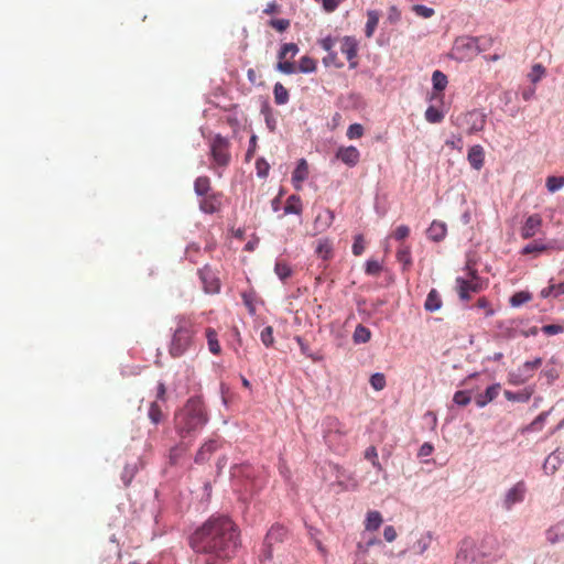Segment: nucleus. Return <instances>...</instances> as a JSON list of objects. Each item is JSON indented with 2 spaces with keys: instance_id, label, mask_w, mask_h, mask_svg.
<instances>
[{
  "instance_id": "obj_18",
  "label": "nucleus",
  "mask_w": 564,
  "mask_h": 564,
  "mask_svg": "<svg viewBox=\"0 0 564 564\" xmlns=\"http://www.w3.org/2000/svg\"><path fill=\"white\" fill-rule=\"evenodd\" d=\"M500 389H501V387L499 383H495V384L488 387L484 393H479L475 397L476 404L479 408H484L485 405H487L488 403H490L498 397Z\"/></svg>"
},
{
  "instance_id": "obj_19",
  "label": "nucleus",
  "mask_w": 564,
  "mask_h": 564,
  "mask_svg": "<svg viewBox=\"0 0 564 564\" xmlns=\"http://www.w3.org/2000/svg\"><path fill=\"white\" fill-rule=\"evenodd\" d=\"M468 162L475 170L479 171L484 166L485 152L481 145H474L469 149L467 155Z\"/></svg>"
},
{
  "instance_id": "obj_1",
  "label": "nucleus",
  "mask_w": 564,
  "mask_h": 564,
  "mask_svg": "<svg viewBox=\"0 0 564 564\" xmlns=\"http://www.w3.org/2000/svg\"><path fill=\"white\" fill-rule=\"evenodd\" d=\"M239 545V529L226 516L210 517L191 536L192 549L206 556V564H223L231 560Z\"/></svg>"
},
{
  "instance_id": "obj_52",
  "label": "nucleus",
  "mask_w": 564,
  "mask_h": 564,
  "mask_svg": "<svg viewBox=\"0 0 564 564\" xmlns=\"http://www.w3.org/2000/svg\"><path fill=\"white\" fill-rule=\"evenodd\" d=\"M276 69L283 74H294L296 72L295 65L291 61H279Z\"/></svg>"
},
{
  "instance_id": "obj_15",
  "label": "nucleus",
  "mask_w": 564,
  "mask_h": 564,
  "mask_svg": "<svg viewBox=\"0 0 564 564\" xmlns=\"http://www.w3.org/2000/svg\"><path fill=\"white\" fill-rule=\"evenodd\" d=\"M221 207V194L210 193L199 200V208L205 214H214Z\"/></svg>"
},
{
  "instance_id": "obj_2",
  "label": "nucleus",
  "mask_w": 564,
  "mask_h": 564,
  "mask_svg": "<svg viewBox=\"0 0 564 564\" xmlns=\"http://www.w3.org/2000/svg\"><path fill=\"white\" fill-rule=\"evenodd\" d=\"M207 421L208 417L202 400L191 398L185 405L175 413V431L181 440L192 442Z\"/></svg>"
},
{
  "instance_id": "obj_47",
  "label": "nucleus",
  "mask_w": 564,
  "mask_h": 564,
  "mask_svg": "<svg viewBox=\"0 0 564 564\" xmlns=\"http://www.w3.org/2000/svg\"><path fill=\"white\" fill-rule=\"evenodd\" d=\"M564 186V177L549 176L546 178V187L551 193H554Z\"/></svg>"
},
{
  "instance_id": "obj_56",
  "label": "nucleus",
  "mask_w": 564,
  "mask_h": 564,
  "mask_svg": "<svg viewBox=\"0 0 564 564\" xmlns=\"http://www.w3.org/2000/svg\"><path fill=\"white\" fill-rule=\"evenodd\" d=\"M269 25L279 32H284L290 26V21L286 19H273L269 22Z\"/></svg>"
},
{
  "instance_id": "obj_20",
  "label": "nucleus",
  "mask_w": 564,
  "mask_h": 564,
  "mask_svg": "<svg viewBox=\"0 0 564 564\" xmlns=\"http://www.w3.org/2000/svg\"><path fill=\"white\" fill-rule=\"evenodd\" d=\"M434 540V535L431 531L423 532L420 534V536L416 539V541L412 545V550L415 554L422 555L424 552H426L432 542Z\"/></svg>"
},
{
  "instance_id": "obj_53",
  "label": "nucleus",
  "mask_w": 564,
  "mask_h": 564,
  "mask_svg": "<svg viewBox=\"0 0 564 564\" xmlns=\"http://www.w3.org/2000/svg\"><path fill=\"white\" fill-rule=\"evenodd\" d=\"M545 74V68L541 64H535L532 67L529 78L532 83H538Z\"/></svg>"
},
{
  "instance_id": "obj_6",
  "label": "nucleus",
  "mask_w": 564,
  "mask_h": 564,
  "mask_svg": "<svg viewBox=\"0 0 564 564\" xmlns=\"http://www.w3.org/2000/svg\"><path fill=\"white\" fill-rule=\"evenodd\" d=\"M466 270L467 276H458L455 281L458 296L463 301H468L470 299V293H478L487 286V284L477 274L476 270L470 267H467Z\"/></svg>"
},
{
  "instance_id": "obj_4",
  "label": "nucleus",
  "mask_w": 564,
  "mask_h": 564,
  "mask_svg": "<svg viewBox=\"0 0 564 564\" xmlns=\"http://www.w3.org/2000/svg\"><path fill=\"white\" fill-rule=\"evenodd\" d=\"M197 334L196 321L189 315H178L172 328L169 352L173 358L182 357L194 344Z\"/></svg>"
},
{
  "instance_id": "obj_38",
  "label": "nucleus",
  "mask_w": 564,
  "mask_h": 564,
  "mask_svg": "<svg viewBox=\"0 0 564 564\" xmlns=\"http://www.w3.org/2000/svg\"><path fill=\"white\" fill-rule=\"evenodd\" d=\"M425 119L430 123H440L444 119V113L434 106H430L425 111Z\"/></svg>"
},
{
  "instance_id": "obj_14",
  "label": "nucleus",
  "mask_w": 564,
  "mask_h": 564,
  "mask_svg": "<svg viewBox=\"0 0 564 564\" xmlns=\"http://www.w3.org/2000/svg\"><path fill=\"white\" fill-rule=\"evenodd\" d=\"M335 156L349 167L356 166L360 161V152L354 145L339 147Z\"/></svg>"
},
{
  "instance_id": "obj_33",
  "label": "nucleus",
  "mask_w": 564,
  "mask_h": 564,
  "mask_svg": "<svg viewBox=\"0 0 564 564\" xmlns=\"http://www.w3.org/2000/svg\"><path fill=\"white\" fill-rule=\"evenodd\" d=\"M397 259L408 270L412 265L411 249L409 246H401L397 251Z\"/></svg>"
},
{
  "instance_id": "obj_39",
  "label": "nucleus",
  "mask_w": 564,
  "mask_h": 564,
  "mask_svg": "<svg viewBox=\"0 0 564 564\" xmlns=\"http://www.w3.org/2000/svg\"><path fill=\"white\" fill-rule=\"evenodd\" d=\"M505 397L509 401H516V402H528L531 398V392L523 390L520 392H511V391H505Z\"/></svg>"
},
{
  "instance_id": "obj_30",
  "label": "nucleus",
  "mask_w": 564,
  "mask_h": 564,
  "mask_svg": "<svg viewBox=\"0 0 564 564\" xmlns=\"http://www.w3.org/2000/svg\"><path fill=\"white\" fill-rule=\"evenodd\" d=\"M212 189L210 178L208 176H198L194 182L195 193L203 197L209 194Z\"/></svg>"
},
{
  "instance_id": "obj_63",
  "label": "nucleus",
  "mask_w": 564,
  "mask_h": 564,
  "mask_svg": "<svg viewBox=\"0 0 564 564\" xmlns=\"http://www.w3.org/2000/svg\"><path fill=\"white\" fill-rule=\"evenodd\" d=\"M476 306L478 308H481V310H485L486 311V315L489 316V315H492L494 314V311L492 308L490 307V304H489V301L486 299V297H479L477 300V303H476Z\"/></svg>"
},
{
  "instance_id": "obj_55",
  "label": "nucleus",
  "mask_w": 564,
  "mask_h": 564,
  "mask_svg": "<svg viewBox=\"0 0 564 564\" xmlns=\"http://www.w3.org/2000/svg\"><path fill=\"white\" fill-rule=\"evenodd\" d=\"M382 270V265L377 260H368L366 263V273L368 275H378Z\"/></svg>"
},
{
  "instance_id": "obj_51",
  "label": "nucleus",
  "mask_w": 564,
  "mask_h": 564,
  "mask_svg": "<svg viewBox=\"0 0 564 564\" xmlns=\"http://www.w3.org/2000/svg\"><path fill=\"white\" fill-rule=\"evenodd\" d=\"M346 134L349 140L359 139L364 135V127L360 123H352L348 127Z\"/></svg>"
},
{
  "instance_id": "obj_41",
  "label": "nucleus",
  "mask_w": 564,
  "mask_h": 564,
  "mask_svg": "<svg viewBox=\"0 0 564 564\" xmlns=\"http://www.w3.org/2000/svg\"><path fill=\"white\" fill-rule=\"evenodd\" d=\"M542 365V358H535L532 361H525L522 367L520 368V371L522 375H524L527 378L532 377L533 371L538 369Z\"/></svg>"
},
{
  "instance_id": "obj_23",
  "label": "nucleus",
  "mask_w": 564,
  "mask_h": 564,
  "mask_svg": "<svg viewBox=\"0 0 564 564\" xmlns=\"http://www.w3.org/2000/svg\"><path fill=\"white\" fill-rule=\"evenodd\" d=\"M545 536L551 544L564 542V523L560 522L549 528L545 532Z\"/></svg>"
},
{
  "instance_id": "obj_49",
  "label": "nucleus",
  "mask_w": 564,
  "mask_h": 564,
  "mask_svg": "<svg viewBox=\"0 0 564 564\" xmlns=\"http://www.w3.org/2000/svg\"><path fill=\"white\" fill-rule=\"evenodd\" d=\"M260 339L265 347H271L274 344L273 328L271 326L264 327L260 334Z\"/></svg>"
},
{
  "instance_id": "obj_48",
  "label": "nucleus",
  "mask_w": 564,
  "mask_h": 564,
  "mask_svg": "<svg viewBox=\"0 0 564 564\" xmlns=\"http://www.w3.org/2000/svg\"><path fill=\"white\" fill-rule=\"evenodd\" d=\"M531 300V295L528 292H517L510 299V304L514 307L520 306Z\"/></svg>"
},
{
  "instance_id": "obj_34",
  "label": "nucleus",
  "mask_w": 564,
  "mask_h": 564,
  "mask_svg": "<svg viewBox=\"0 0 564 564\" xmlns=\"http://www.w3.org/2000/svg\"><path fill=\"white\" fill-rule=\"evenodd\" d=\"M191 445L189 441L181 440L180 444L175 445L170 451V460L175 464L177 459L188 449Z\"/></svg>"
},
{
  "instance_id": "obj_62",
  "label": "nucleus",
  "mask_w": 564,
  "mask_h": 564,
  "mask_svg": "<svg viewBox=\"0 0 564 564\" xmlns=\"http://www.w3.org/2000/svg\"><path fill=\"white\" fill-rule=\"evenodd\" d=\"M316 2L322 3L323 8L327 12H333L337 9L338 4L341 0H315Z\"/></svg>"
},
{
  "instance_id": "obj_21",
  "label": "nucleus",
  "mask_w": 564,
  "mask_h": 564,
  "mask_svg": "<svg viewBox=\"0 0 564 564\" xmlns=\"http://www.w3.org/2000/svg\"><path fill=\"white\" fill-rule=\"evenodd\" d=\"M308 176V165L307 162L302 159L300 160L296 169L294 170L292 174V182L294 184V187L296 189L301 188L302 182H304Z\"/></svg>"
},
{
  "instance_id": "obj_7",
  "label": "nucleus",
  "mask_w": 564,
  "mask_h": 564,
  "mask_svg": "<svg viewBox=\"0 0 564 564\" xmlns=\"http://www.w3.org/2000/svg\"><path fill=\"white\" fill-rule=\"evenodd\" d=\"M209 147L213 167H227L231 161L229 140L220 134H216L210 140Z\"/></svg>"
},
{
  "instance_id": "obj_57",
  "label": "nucleus",
  "mask_w": 564,
  "mask_h": 564,
  "mask_svg": "<svg viewBox=\"0 0 564 564\" xmlns=\"http://www.w3.org/2000/svg\"><path fill=\"white\" fill-rule=\"evenodd\" d=\"M542 332L545 335L553 336L564 332V325L549 324L542 327Z\"/></svg>"
},
{
  "instance_id": "obj_42",
  "label": "nucleus",
  "mask_w": 564,
  "mask_h": 564,
  "mask_svg": "<svg viewBox=\"0 0 564 564\" xmlns=\"http://www.w3.org/2000/svg\"><path fill=\"white\" fill-rule=\"evenodd\" d=\"M316 69V62L310 56H303L299 61V70L302 73H313Z\"/></svg>"
},
{
  "instance_id": "obj_54",
  "label": "nucleus",
  "mask_w": 564,
  "mask_h": 564,
  "mask_svg": "<svg viewBox=\"0 0 564 564\" xmlns=\"http://www.w3.org/2000/svg\"><path fill=\"white\" fill-rule=\"evenodd\" d=\"M470 400H471V398L467 391H457L453 398V401L457 405H462V406L467 405L470 402Z\"/></svg>"
},
{
  "instance_id": "obj_50",
  "label": "nucleus",
  "mask_w": 564,
  "mask_h": 564,
  "mask_svg": "<svg viewBox=\"0 0 564 564\" xmlns=\"http://www.w3.org/2000/svg\"><path fill=\"white\" fill-rule=\"evenodd\" d=\"M412 10L416 15L422 17L424 19H429V18L433 17L435 13L433 8H429L423 4H414L412 7Z\"/></svg>"
},
{
  "instance_id": "obj_25",
  "label": "nucleus",
  "mask_w": 564,
  "mask_h": 564,
  "mask_svg": "<svg viewBox=\"0 0 564 564\" xmlns=\"http://www.w3.org/2000/svg\"><path fill=\"white\" fill-rule=\"evenodd\" d=\"M218 443L215 440H209L208 442L204 443L195 456V462H205L216 451Z\"/></svg>"
},
{
  "instance_id": "obj_64",
  "label": "nucleus",
  "mask_w": 564,
  "mask_h": 564,
  "mask_svg": "<svg viewBox=\"0 0 564 564\" xmlns=\"http://www.w3.org/2000/svg\"><path fill=\"white\" fill-rule=\"evenodd\" d=\"M383 536L388 542H393L397 539V531L392 525H387L383 530Z\"/></svg>"
},
{
  "instance_id": "obj_46",
  "label": "nucleus",
  "mask_w": 564,
  "mask_h": 564,
  "mask_svg": "<svg viewBox=\"0 0 564 564\" xmlns=\"http://www.w3.org/2000/svg\"><path fill=\"white\" fill-rule=\"evenodd\" d=\"M370 384L376 391L383 390L387 384L384 375L381 372L373 373L370 377Z\"/></svg>"
},
{
  "instance_id": "obj_44",
  "label": "nucleus",
  "mask_w": 564,
  "mask_h": 564,
  "mask_svg": "<svg viewBox=\"0 0 564 564\" xmlns=\"http://www.w3.org/2000/svg\"><path fill=\"white\" fill-rule=\"evenodd\" d=\"M149 419L152 423L159 424L163 420V412L156 402H152L149 409Z\"/></svg>"
},
{
  "instance_id": "obj_5",
  "label": "nucleus",
  "mask_w": 564,
  "mask_h": 564,
  "mask_svg": "<svg viewBox=\"0 0 564 564\" xmlns=\"http://www.w3.org/2000/svg\"><path fill=\"white\" fill-rule=\"evenodd\" d=\"M349 430L346 424L336 416H326L323 421V437L327 446L335 451H345L348 446L347 435Z\"/></svg>"
},
{
  "instance_id": "obj_58",
  "label": "nucleus",
  "mask_w": 564,
  "mask_h": 564,
  "mask_svg": "<svg viewBox=\"0 0 564 564\" xmlns=\"http://www.w3.org/2000/svg\"><path fill=\"white\" fill-rule=\"evenodd\" d=\"M365 251V242L361 235L355 237V241L352 245V253L355 256H360Z\"/></svg>"
},
{
  "instance_id": "obj_37",
  "label": "nucleus",
  "mask_w": 564,
  "mask_h": 564,
  "mask_svg": "<svg viewBox=\"0 0 564 564\" xmlns=\"http://www.w3.org/2000/svg\"><path fill=\"white\" fill-rule=\"evenodd\" d=\"M433 87L437 91H443L447 85V77L441 70H435L432 75Z\"/></svg>"
},
{
  "instance_id": "obj_36",
  "label": "nucleus",
  "mask_w": 564,
  "mask_h": 564,
  "mask_svg": "<svg viewBox=\"0 0 564 564\" xmlns=\"http://www.w3.org/2000/svg\"><path fill=\"white\" fill-rule=\"evenodd\" d=\"M285 535H286V530L284 527L273 525L269 530L265 540L269 544H271L272 541H282Z\"/></svg>"
},
{
  "instance_id": "obj_16",
  "label": "nucleus",
  "mask_w": 564,
  "mask_h": 564,
  "mask_svg": "<svg viewBox=\"0 0 564 564\" xmlns=\"http://www.w3.org/2000/svg\"><path fill=\"white\" fill-rule=\"evenodd\" d=\"M335 219V215L330 209H325L323 213H319L313 224V228L315 234H321L326 231L333 224Z\"/></svg>"
},
{
  "instance_id": "obj_28",
  "label": "nucleus",
  "mask_w": 564,
  "mask_h": 564,
  "mask_svg": "<svg viewBox=\"0 0 564 564\" xmlns=\"http://www.w3.org/2000/svg\"><path fill=\"white\" fill-rule=\"evenodd\" d=\"M473 549L474 547L471 542L463 541L459 546V550L457 551L455 564H466L470 558Z\"/></svg>"
},
{
  "instance_id": "obj_43",
  "label": "nucleus",
  "mask_w": 564,
  "mask_h": 564,
  "mask_svg": "<svg viewBox=\"0 0 564 564\" xmlns=\"http://www.w3.org/2000/svg\"><path fill=\"white\" fill-rule=\"evenodd\" d=\"M288 51H291V58H293L299 53V47L295 43L283 44L278 54L279 61H286Z\"/></svg>"
},
{
  "instance_id": "obj_61",
  "label": "nucleus",
  "mask_w": 564,
  "mask_h": 564,
  "mask_svg": "<svg viewBox=\"0 0 564 564\" xmlns=\"http://www.w3.org/2000/svg\"><path fill=\"white\" fill-rule=\"evenodd\" d=\"M257 173L260 177H264L269 172V164L263 159H258L256 162Z\"/></svg>"
},
{
  "instance_id": "obj_3",
  "label": "nucleus",
  "mask_w": 564,
  "mask_h": 564,
  "mask_svg": "<svg viewBox=\"0 0 564 564\" xmlns=\"http://www.w3.org/2000/svg\"><path fill=\"white\" fill-rule=\"evenodd\" d=\"M319 46L328 54L323 58L326 66L341 68L344 63L338 58L334 47L338 44L340 52L346 56L349 67L358 66V41L354 36L332 37L327 36L318 41Z\"/></svg>"
},
{
  "instance_id": "obj_32",
  "label": "nucleus",
  "mask_w": 564,
  "mask_h": 564,
  "mask_svg": "<svg viewBox=\"0 0 564 564\" xmlns=\"http://www.w3.org/2000/svg\"><path fill=\"white\" fill-rule=\"evenodd\" d=\"M382 521H383L382 516L379 511H369L367 513V519H366V523H365L366 530H368V531L378 530L379 527L381 525Z\"/></svg>"
},
{
  "instance_id": "obj_45",
  "label": "nucleus",
  "mask_w": 564,
  "mask_h": 564,
  "mask_svg": "<svg viewBox=\"0 0 564 564\" xmlns=\"http://www.w3.org/2000/svg\"><path fill=\"white\" fill-rule=\"evenodd\" d=\"M274 271L282 281L286 280L292 274L291 268L283 261H278L275 263Z\"/></svg>"
},
{
  "instance_id": "obj_13",
  "label": "nucleus",
  "mask_w": 564,
  "mask_h": 564,
  "mask_svg": "<svg viewBox=\"0 0 564 564\" xmlns=\"http://www.w3.org/2000/svg\"><path fill=\"white\" fill-rule=\"evenodd\" d=\"M542 217L539 214L530 215L523 223L520 229V236L523 239H531L535 237L542 228Z\"/></svg>"
},
{
  "instance_id": "obj_17",
  "label": "nucleus",
  "mask_w": 564,
  "mask_h": 564,
  "mask_svg": "<svg viewBox=\"0 0 564 564\" xmlns=\"http://www.w3.org/2000/svg\"><path fill=\"white\" fill-rule=\"evenodd\" d=\"M426 235L430 240L440 242L447 235V226L441 220H433L426 230Z\"/></svg>"
},
{
  "instance_id": "obj_9",
  "label": "nucleus",
  "mask_w": 564,
  "mask_h": 564,
  "mask_svg": "<svg viewBox=\"0 0 564 564\" xmlns=\"http://www.w3.org/2000/svg\"><path fill=\"white\" fill-rule=\"evenodd\" d=\"M564 250V242L551 239V240H543V239H535L532 242L525 245L522 250V256L533 254L534 257H538L542 253H550L552 251H562Z\"/></svg>"
},
{
  "instance_id": "obj_22",
  "label": "nucleus",
  "mask_w": 564,
  "mask_h": 564,
  "mask_svg": "<svg viewBox=\"0 0 564 564\" xmlns=\"http://www.w3.org/2000/svg\"><path fill=\"white\" fill-rule=\"evenodd\" d=\"M205 337L207 340L208 350L213 355L219 356L221 354V346L219 344L218 334H217L216 329L213 327H207L205 329Z\"/></svg>"
},
{
  "instance_id": "obj_11",
  "label": "nucleus",
  "mask_w": 564,
  "mask_h": 564,
  "mask_svg": "<svg viewBox=\"0 0 564 564\" xmlns=\"http://www.w3.org/2000/svg\"><path fill=\"white\" fill-rule=\"evenodd\" d=\"M527 494V486L524 481H518L510 489H508L502 498L501 506L506 511H510L514 505L524 500Z\"/></svg>"
},
{
  "instance_id": "obj_60",
  "label": "nucleus",
  "mask_w": 564,
  "mask_h": 564,
  "mask_svg": "<svg viewBox=\"0 0 564 564\" xmlns=\"http://www.w3.org/2000/svg\"><path fill=\"white\" fill-rule=\"evenodd\" d=\"M409 235H410V228L408 226H405V225H401V226L397 227L394 232H393V237L397 240H403Z\"/></svg>"
},
{
  "instance_id": "obj_24",
  "label": "nucleus",
  "mask_w": 564,
  "mask_h": 564,
  "mask_svg": "<svg viewBox=\"0 0 564 564\" xmlns=\"http://www.w3.org/2000/svg\"><path fill=\"white\" fill-rule=\"evenodd\" d=\"M315 253L323 260L333 257V241L328 238L319 239L316 243Z\"/></svg>"
},
{
  "instance_id": "obj_10",
  "label": "nucleus",
  "mask_w": 564,
  "mask_h": 564,
  "mask_svg": "<svg viewBox=\"0 0 564 564\" xmlns=\"http://www.w3.org/2000/svg\"><path fill=\"white\" fill-rule=\"evenodd\" d=\"M486 115L478 109H474L462 115L458 120L459 124L466 128L468 134L482 131L486 126Z\"/></svg>"
},
{
  "instance_id": "obj_8",
  "label": "nucleus",
  "mask_w": 564,
  "mask_h": 564,
  "mask_svg": "<svg viewBox=\"0 0 564 564\" xmlns=\"http://www.w3.org/2000/svg\"><path fill=\"white\" fill-rule=\"evenodd\" d=\"M478 41L479 39L477 37H458L453 45L451 56L459 62L471 59L480 51Z\"/></svg>"
},
{
  "instance_id": "obj_26",
  "label": "nucleus",
  "mask_w": 564,
  "mask_h": 564,
  "mask_svg": "<svg viewBox=\"0 0 564 564\" xmlns=\"http://www.w3.org/2000/svg\"><path fill=\"white\" fill-rule=\"evenodd\" d=\"M303 212L302 199L299 195H291L288 197L284 206V215L295 214L301 215Z\"/></svg>"
},
{
  "instance_id": "obj_59",
  "label": "nucleus",
  "mask_w": 564,
  "mask_h": 564,
  "mask_svg": "<svg viewBox=\"0 0 564 564\" xmlns=\"http://www.w3.org/2000/svg\"><path fill=\"white\" fill-rule=\"evenodd\" d=\"M257 135L256 134H252L251 138H250V141H249V148L247 150V153H246V161L249 162L254 153H256V149H257Z\"/></svg>"
},
{
  "instance_id": "obj_35",
  "label": "nucleus",
  "mask_w": 564,
  "mask_h": 564,
  "mask_svg": "<svg viewBox=\"0 0 564 564\" xmlns=\"http://www.w3.org/2000/svg\"><path fill=\"white\" fill-rule=\"evenodd\" d=\"M273 95L276 105H285L290 98L288 89L281 83L274 85Z\"/></svg>"
},
{
  "instance_id": "obj_31",
  "label": "nucleus",
  "mask_w": 564,
  "mask_h": 564,
  "mask_svg": "<svg viewBox=\"0 0 564 564\" xmlns=\"http://www.w3.org/2000/svg\"><path fill=\"white\" fill-rule=\"evenodd\" d=\"M371 338V332L368 327L359 324L355 328L352 340L355 344H366Z\"/></svg>"
},
{
  "instance_id": "obj_12",
  "label": "nucleus",
  "mask_w": 564,
  "mask_h": 564,
  "mask_svg": "<svg viewBox=\"0 0 564 564\" xmlns=\"http://www.w3.org/2000/svg\"><path fill=\"white\" fill-rule=\"evenodd\" d=\"M199 279L206 293L215 294L220 290V282L216 273L209 265H205L198 271Z\"/></svg>"
},
{
  "instance_id": "obj_29",
  "label": "nucleus",
  "mask_w": 564,
  "mask_h": 564,
  "mask_svg": "<svg viewBox=\"0 0 564 564\" xmlns=\"http://www.w3.org/2000/svg\"><path fill=\"white\" fill-rule=\"evenodd\" d=\"M379 19H380V13L378 11L369 10L367 12V23H366L365 34L368 39H370L373 35V33L378 26Z\"/></svg>"
},
{
  "instance_id": "obj_27",
  "label": "nucleus",
  "mask_w": 564,
  "mask_h": 564,
  "mask_svg": "<svg viewBox=\"0 0 564 564\" xmlns=\"http://www.w3.org/2000/svg\"><path fill=\"white\" fill-rule=\"evenodd\" d=\"M442 304L443 302L440 293L435 289H432L429 292L424 303L425 310L429 312H436L442 307Z\"/></svg>"
},
{
  "instance_id": "obj_40",
  "label": "nucleus",
  "mask_w": 564,
  "mask_h": 564,
  "mask_svg": "<svg viewBox=\"0 0 564 564\" xmlns=\"http://www.w3.org/2000/svg\"><path fill=\"white\" fill-rule=\"evenodd\" d=\"M561 294H564V281L557 284H550L541 291L543 297L558 296Z\"/></svg>"
}]
</instances>
